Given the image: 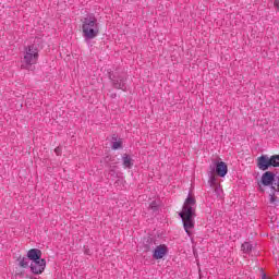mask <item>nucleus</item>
<instances>
[{"mask_svg": "<svg viewBox=\"0 0 279 279\" xmlns=\"http://www.w3.org/2000/svg\"><path fill=\"white\" fill-rule=\"evenodd\" d=\"M254 246H252V244L250 242H244L241 246L242 252H244V254H250V252H252Z\"/></svg>", "mask_w": 279, "mask_h": 279, "instance_id": "obj_17", "label": "nucleus"}, {"mask_svg": "<svg viewBox=\"0 0 279 279\" xmlns=\"http://www.w3.org/2000/svg\"><path fill=\"white\" fill-rule=\"evenodd\" d=\"M208 175H209V184H210V186H218L219 184L217 183V178L215 177V172H213V170H210L209 172H208Z\"/></svg>", "mask_w": 279, "mask_h": 279, "instance_id": "obj_16", "label": "nucleus"}, {"mask_svg": "<svg viewBox=\"0 0 279 279\" xmlns=\"http://www.w3.org/2000/svg\"><path fill=\"white\" fill-rule=\"evenodd\" d=\"M262 279H268L265 272L262 274Z\"/></svg>", "mask_w": 279, "mask_h": 279, "instance_id": "obj_25", "label": "nucleus"}, {"mask_svg": "<svg viewBox=\"0 0 279 279\" xmlns=\"http://www.w3.org/2000/svg\"><path fill=\"white\" fill-rule=\"evenodd\" d=\"M85 254H87V256H90V250H85Z\"/></svg>", "mask_w": 279, "mask_h": 279, "instance_id": "obj_24", "label": "nucleus"}, {"mask_svg": "<svg viewBox=\"0 0 279 279\" xmlns=\"http://www.w3.org/2000/svg\"><path fill=\"white\" fill-rule=\"evenodd\" d=\"M109 80L111 82V86L117 90H123L124 93L128 90L125 83L128 82V76L123 72L110 71L108 72Z\"/></svg>", "mask_w": 279, "mask_h": 279, "instance_id": "obj_3", "label": "nucleus"}, {"mask_svg": "<svg viewBox=\"0 0 279 279\" xmlns=\"http://www.w3.org/2000/svg\"><path fill=\"white\" fill-rule=\"evenodd\" d=\"M268 186H270V191H271V193H274V195H276V193H278V186L276 184L268 185Z\"/></svg>", "mask_w": 279, "mask_h": 279, "instance_id": "obj_20", "label": "nucleus"}, {"mask_svg": "<svg viewBox=\"0 0 279 279\" xmlns=\"http://www.w3.org/2000/svg\"><path fill=\"white\" fill-rule=\"evenodd\" d=\"M46 268H47V260L45 258L31 262L29 269H31V274H33L34 276H40V274H44Z\"/></svg>", "mask_w": 279, "mask_h": 279, "instance_id": "obj_6", "label": "nucleus"}, {"mask_svg": "<svg viewBox=\"0 0 279 279\" xmlns=\"http://www.w3.org/2000/svg\"><path fill=\"white\" fill-rule=\"evenodd\" d=\"M195 204H197V201L189 194L185 198L182 210L179 213L183 228L189 236L192 234L191 230L195 228V217H197V214L195 213Z\"/></svg>", "mask_w": 279, "mask_h": 279, "instance_id": "obj_1", "label": "nucleus"}, {"mask_svg": "<svg viewBox=\"0 0 279 279\" xmlns=\"http://www.w3.org/2000/svg\"><path fill=\"white\" fill-rule=\"evenodd\" d=\"M122 162L126 169H132L134 167V159L128 154L122 156Z\"/></svg>", "mask_w": 279, "mask_h": 279, "instance_id": "obj_12", "label": "nucleus"}, {"mask_svg": "<svg viewBox=\"0 0 279 279\" xmlns=\"http://www.w3.org/2000/svg\"><path fill=\"white\" fill-rule=\"evenodd\" d=\"M278 172L266 171L262 174L260 180L257 182L258 191L260 193H265V189L263 186H274L276 184Z\"/></svg>", "mask_w": 279, "mask_h": 279, "instance_id": "obj_5", "label": "nucleus"}, {"mask_svg": "<svg viewBox=\"0 0 279 279\" xmlns=\"http://www.w3.org/2000/svg\"><path fill=\"white\" fill-rule=\"evenodd\" d=\"M82 32L85 43L99 36V22H97V17L94 13L87 14L82 20Z\"/></svg>", "mask_w": 279, "mask_h": 279, "instance_id": "obj_2", "label": "nucleus"}, {"mask_svg": "<svg viewBox=\"0 0 279 279\" xmlns=\"http://www.w3.org/2000/svg\"><path fill=\"white\" fill-rule=\"evenodd\" d=\"M38 46L29 45L25 48L24 54V69H29V66L36 64L38 62Z\"/></svg>", "mask_w": 279, "mask_h": 279, "instance_id": "obj_4", "label": "nucleus"}, {"mask_svg": "<svg viewBox=\"0 0 279 279\" xmlns=\"http://www.w3.org/2000/svg\"><path fill=\"white\" fill-rule=\"evenodd\" d=\"M111 99H117V94H111Z\"/></svg>", "mask_w": 279, "mask_h": 279, "instance_id": "obj_26", "label": "nucleus"}, {"mask_svg": "<svg viewBox=\"0 0 279 279\" xmlns=\"http://www.w3.org/2000/svg\"><path fill=\"white\" fill-rule=\"evenodd\" d=\"M26 255L28 256L31 263H33L34 260H40L43 258V251L39 248H31Z\"/></svg>", "mask_w": 279, "mask_h": 279, "instance_id": "obj_10", "label": "nucleus"}, {"mask_svg": "<svg viewBox=\"0 0 279 279\" xmlns=\"http://www.w3.org/2000/svg\"><path fill=\"white\" fill-rule=\"evenodd\" d=\"M167 254H169V247L167 244H160L153 250L154 260H162Z\"/></svg>", "mask_w": 279, "mask_h": 279, "instance_id": "obj_8", "label": "nucleus"}, {"mask_svg": "<svg viewBox=\"0 0 279 279\" xmlns=\"http://www.w3.org/2000/svg\"><path fill=\"white\" fill-rule=\"evenodd\" d=\"M211 173H216L218 178H223L228 175V163L225 161H216L214 165L209 167Z\"/></svg>", "mask_w": 279, "mask_h": 279, "instance_id": "obj_7", "label": "nucleus"}, {"mask_svg": "<svg viewBox=\"0 0 279 279\" xmlns=\"http://www.w3.org/2000/svg\"><path fill=\"white\" fill-rule=\"evenodd\" d=\"M54 153L57 154V156H61L62 155V148L60 146H58L57 148H54Z\"/></svg>", "mask_w": 279, "mask_h": 279, "instance_id": "obj_22", "label": "nucleus"}, {"mask_svg": "<svg viewBox=\"0 0 279 279\" xmlns=\"http://www.w3.org/2000/svg\"><path fill=\"white\" fill-rule=\"evenodd\" d=\"M29 279H38V278H36V277H31Z\"/></svg>", "mask_w": 279, "mask_h": 279, "instance_id": "obj_28", "label": "nucleus"}, {"mask_svg": "<svg viewBox=\"0 0 279 279\" xmlns=\"http://www.w3.org/2000/svg\"><path fill=\"white\" fill-rule=\"evenodd\" d=\"M29 257L26 255L25 257H19L17 258V263L19 266L22 267V269H29L31 265H29Z\"/></svg>", "mask_w": 279, "mask_h": 279, "instance_id": "obj_13", "label": "nucleus"}, {"mask_svg": "<svg viewBox=\"0 0 279 279\" xmlns=\"http://www.w3.org/2000/svg\"><path fill=\"white\" fill-rule=\"evenodd\" d=\"M150 210H153V213H158V210H160V205L158 204V202L153 201L149 205Z\"/></svg>", "mask_w": 279, "mask_h": 279, "instance_id": "obj_18", "label": "nucleus"}, {"mask_svg": "<svg viewBox=\"0 0 279 279\" xmlns=\"http://www.w3.org/2000/svg\"><path fill=\"white\" fill-rule=\"evenodd\" d=\"M275 5H276L277 10H279V0H275Z\"/></svg>", "mask_w": 279, "mask_h": 279, "instance_id": "obj_23", "label": "nucleus"}, {"mask_svg": "<svg viewBox=\"0 0 279 279\" xmlns=\"http://www.w3.org/2000/svg\"><path fill=\"white\" fill-rule=\"evenodd\" d=\"M111 149L117 150V149H123V140L119 138V135L112 134L111 136Z\"/></svg>", "mask_w": 279, "mask_h": 279, "instance_id": "obj_11", "label": "nucleus"}, {"mask_svg": "<svg viewBox=\"0 0 279 279\" xmlns=\"http://www.w3.org/2000/svg\"><path fill=\"white\" fill-rule=\"evenodd\" d=\"M214 193L216 197H221V193H223V190L221 189V185H215L214 186Z\"/></svg>", "mask_w": 279, "mask_h": 279, "instance_id": "obj_19", "label": "nucleus"}, {"mask_svg": "<svg viewBox=\"0 0 279 279\" xmlns=\"http://www.w3.org/2000/svg\"><path fill=\"white\" fill-rule=\"evenodd\" d=\"M257 162V168L260 170V171H268L269 169H271V166L269 163V156L267 155H262L257 158L256 160Z\"/></svg>", "mask_w": 279, "mask_h": 279, "instance_id": "obj_9", "label": "nucleus"}, {"mask_svg": "<svg viewBox=\"0 0 279 279\" xmlns=\"http://www.w3.org/2000/svg\"><path fill=\"white\" fill-rule=\"evenodd\" d=\"M151 247H154V238H144V252H151Z\"/></svg>", "mask_w": 279, "mask_h": 279, "instance_id": "obj_14", "label": "nucleus"}, {"mask_svg": "<svg viewBox=\"0 0 279 279\" xmlns=\"http://www.w3.org/2000/svg\"><path fill=\"white\" fill-rule=\"evenodd\" d=\"M110 173H114V169H111V170H110Z\"/></svg>", "mask_w": 279, "mask_h": 279, "instance_id": "obj_27", "label": "nucleus"}, {"mask_svg": "<svg viewBox=\"0 0 279 279\" xmlns=\"http://www.w3.org/2000/svg\"><path fill=\"white\" fill-rule=\"evenodd\" d=\"M268 160H269L270 168L279 167V155H272L268 157Z\"/></svg>", "mask_w": 279, "mask_h": 279, "instance_id": "obj_15", "label": "nucleus"}, {"mask_svg": "<svg viewBox=\"0 0 279 279\" xmlns=\"http://www.w3.org/2000/svg\"><path fill=\"white\" fill-rule=\"evenodd\" d=\"M269 202H270V204H275V202H276V199H277V197H276V194H274V193H270L269 194Z\"/></svg>", "mask_w": 279, "mask_h": 279, "instance_id": "obj_21", "label": "nucleus"}]
</instances>
